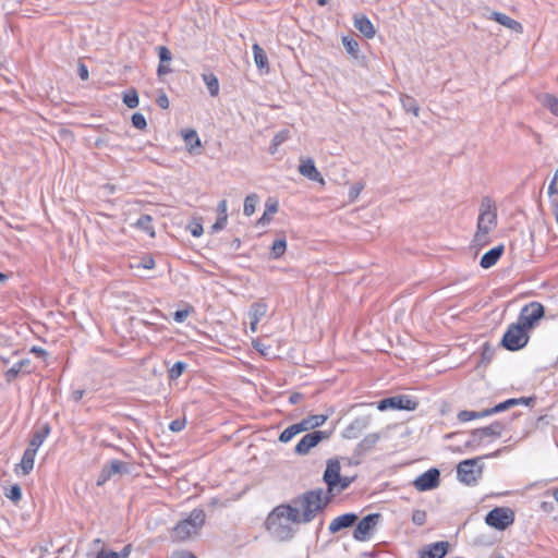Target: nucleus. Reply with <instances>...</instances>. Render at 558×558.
<instances>
[{
	"mask_svg": "<svg viewBox=\"0 0 558 558\" xmlns=\"http://www.w3.org/2000/svg\"><path fill=\"white\" fill-rule=\"evenodd\" d=\"M328 416L325 414H313L304 417L301 422L296 423L301 427V433L314 429L322 426L327 421Z\"/></svg>",
	"mask_w": 558,
	"mask_h": 558,
	"instance_id": "22",
	"label": "nucleus"
},
{
	"mask_svg": "<svg viewBox=\"0 0 558 558\" xmlns=\"http://www.w3.org/2000/svg\"><path fill=\"white\" fill-rule=\"evenodd\" d=\"M487 414L485 413V410L483 411H469V410H462L458 413L457 417L460 422H469L476 418L486 417Z\"/></svg>",
	"mask_w": 558,
	"mask_h": 558,
	"instance_id": "34",
	"label": "nucleus"
},
{
	"mask_svg": "<svg viewBox=\"0 0 558 558\" xmlns=\"http://www.w3.org/2000/svg\"><path fill=\"white\" fill-rule=\"evenodd\" d=\"M132 124L134 128L138 129V130H144L147 125V122H146V119L145 117L140 113V112H136L132 116Z\"/></svg>",
	"mask_w": 558,
	"mask_h": 558,
	"instance_id": "46",
	"label": "nucleus"
},
{
	"mask_svg": "<svg viewBox=\"0 0 558 558\" xmlns=\"http://www.w3.org/2000/svg\"><path fill=\"white\" fill-rule=\"evenodd\" d=\"M478 458L466 459L461 461L457 466V475L460 482L472 485L475 484L477 478L482 475V466L475 469Z\"/></svg>",
	"mask_w": 558,
	"mask_h": 558,
	"instance_id": "11",
	"label": "nucleus"
},
{
	"mask_svg": "<svg viewBox=\"0 0 558 558\" xmlns=\"http://www.w3.org/2000/svg\"><path fill=\"white\" fill-rule=\"evenodd\" d=\"M206 514L203 509H194L190 515L180 521L173 529L172 537L175 541H186L192 535L196 534L198 530L204 525Z\"/></svg>",
	"mask_w": 558,
	"mask_h": 558,
	"instance_id": "4",
	"label": "nucleus"
},
{
	"mask_svg": "<svg viewBox=\"0 0 558 558\" xmlns=\"http://www.w3.org/2000/svg\"><path fill=\"white\" fill-rule=\"evenodd\" d=\"M278 211V204L275 203H268L266 204V210L264 211L263 216L258 219L257 225L258 226H266L271 221V216Z\"/></svg>",
	"mask_w": 558,
	"mask_h": 558,
	"instance_id": "33",
	"label": "nucleus"
},
{
	"mask_svg": "<svg viewBox=\"0 0 558 558\" xmlns=\"http://www.w3.org/2000/svg\"><path fill=\"white\" fill-rule=\"evenodd\" d=\"M202 78L208 88L210 96L216 97L219 94V81L214 73H204Z\"/></svg>",
	"mask_w": 558,
	"mask_h": 558,
	"instance_id": "26",
	"label": "nucleus"
},
{
	"mask_svg": "<svg viewBox=\"0 0 558 558\" xmlns=\"http://www.w3.org/2000/svg\"><path fill=\"white\" fill-rule=\"evenodd\" d=\"M227 210H228L227 201L226 199L220 201L217 206L218 217L228 219Z\"/></svg>",
	"mask_w": 558,
	"mask_h": 558,
	"instance_id": "52",
	"label": "nucleus"
},
{
	"mask_svg": "<svg viewBox=\"0 0 558 558\" xmlns=\"http://www.w3.org/2000/svg\"><path fill=\"white\" fill-rule=\"evenodd\" d=\"M185 424H186V422L184 418H182V420L177 418L170 423L169 428H170V430L178 433V432H181L185 427Z\"/></svg>",
	"mask_w": 558,
	"mask_h": 558,
	"instance_id": "51",
	"label": "nucleus"
},
{
	"mask_svg": "<svg viewBox=\"0 0 558 558\" xmlns=\"http://www.w3.org/2000/svg\"><path fill=\"white\" fill-rule=\"evenodd\" d=\"M28 364H29V360H21L20 362L15 363L12 367H10L5 372V374H4L5 380L8 383L13 381L17 377V375L22 372L23 367Z\"/></svg>",
	"mask_w": 558,
	"mask_h": 558,
	"instance_id": "32",
	"label": "nucleus"
},
{
	"mask_svg": "<svg viewBox=\"0 0 558 558\" xmlns=\"http://www.w3.org/2000/svg\"><path fill=\"white\" fill-rule=\"evenodd\" d=\"M449 548V543L445 541L436 542L425 546L420 551V558H444Z\"/></svg>",
	"mask_w": 558,
	"mask_h": 558,
	"instance_id": "17",
	"label": "nucleus"
},
{
	"mask_svg": "<svg viewBox=\"0 0 558 558\" xmlns=\"http://www.w3.org/2000/svg\"><path fill=\"white\" fill-rule=\"evenodd\" d=\"M95 558H120V554L116 553V551H105V550H101L97 554V556Z\"/></svg>",
	"mask_w": 558,
	"mask_h": 558,
	"instance_id": "58",
	"label": "nucleus"
},
{
	"mask_svg": "<svg viewBox=\"0 0 558 558\" xmlns=\"http://www.w3.org/2000/svg\"><path fill=\"white\" fill-rule=\"evenodd\" d=\"M514 522V512L508 507H496L488 511L485 523L498 531H504Z\"/></svg>",
	"mask_w": 558,
	"mask_h": 558,
	"instance_id": "8",
	"label": "nucleus"
},
{
	"mask_svg": "<svg viewBox=\"0 0 558 558\" xmlns=\"http://www.w3.org/2000/svg\"><path fill=\"white\" fill-rule=\"evenodd\" d=\"M505 429L504 423L500 421H495L490 425L481 427L477 434H482L485 437H495L498 438L501 436Z\"/></svg>",
	"mask_w": 558,
	"mask_h": 558,
	"instance_id": "24",
	"label": "nucleus"
},
{
	"mask_svg": "<svg viewBox=\"0 0 558 558\" xmlns=\"http://www.w3.org/2000/svg\"><path fill=\"white\" fill-rule=\"evenodd\" d=\"M84 393V389H75L71 392V399L75 402H78L83 398Z\"/></svg>",
	"mask_w": 558,
	"mask_h": 558,
	"instance_id": "60",
	"label": "nucleus"
},
{
	"mask_svg": "<svg viewBox=\"0 0 558 558\" xmlns=\"http://www.w3.org/2000/svg\"><path fill=\"white\" fill-rule=\"evenodd\" d=\"M287 248V241L284 238H280L274 241L271 246V257L277 259L280 258Z\"/></svg>",
	"mask_w": 558,
	"mask_h": 558,
	"instance_id": "36",
	"label": "nucleus"
},
{
	"mask_svg": "<svg viewBox=\"0 0 558 558\" xmlns=\"http://www.w3.org/2000/svg\"><path fill=\"white\" fill-rule=\"evenodd\" d=\"M505 247L502 244L497 245L487 251L481 258L480 265L484 269L493 267L504 254Z\"/></svg>",
	"mask_w": 558,
	"mask_h": 558,
	"instance_id": "20",
	"label": "nucleus"
},
{
	"mask_svg": "<svg viewBox=\"0 0 558 558\" xmlns=\"http://www.w3.org/2000/svg\"><path fill=\"white\" fill-rule=\"evenodd\" d=\"M37 452H34V449H25L21 463L17 465L22 469L24 475L31 473L34 468V461Z\"/></svg>",
	"mask_w": 558,
	"mask_h": 558,
	"instance_id": "25",
	"label": "nucleus"
},
{
	"mask_svg": "<svg viewBox=\"0 0 558 558\" xmlns=\"http://www.w3.org/2000/svg\"><path fill=\"white\" fill-rule=\"evenodd\" d=\"M49 433L50 427L48 425H44L43 428L35 430L26 449H34V452H37L38 448L43 445Z\"/></svg>",
	"mask_w": 558,
	"mask_h": 558,
	"instance_id": "23",
	"label": "nucleus"
},
{
	"mask_svg": "<svg viewBox=\"0 0 558 558\" xmlns=\"http://www.w3.org/2000/svg\"><path fill=\"white\" fill-rule=\"evenodd\" d=\"M379 513H369L364 517L353 531V537L357 541H367L372 537L375 526L379 521Z\"/></svg>",
	"mask_w": 558,
	"mask_h": 558,
	"instance_id": "12",
	"label": "nucleus"
},
{
	"mask_svg": "<svg viewBox=\"0 0 558 558\" xmlns=\"http://www.w3.org/2000/svg\"><path fill=\"white\" fill-rule=\"evenodd\" d=\"M543 104L553 114L558 117V98L556 96L545 95Z\"/></svg>",
	"mask_w": 558,
	"mask_h": 558,
	"instance_id": "43",
	"label": "nucleus"
},
{
	"mask_svg": "<svg viewBox=\"0 0 558 558\" xmlns=\"http://www.w3.org/2000/svg\"><path fill=\"white\" fill-rule=\"evenodd\" d=\"M183 138L190 153H192L196 147L201 146V141L195 130L191 129L184 131Z\"/></svg>",
	"mask_w": 558,
	"mask_h": 558,
	"instance_id": "29",
	"label": "nucleus"
},
{
	"mask_svg": "<svg viewBox=\"0 0 558 558\" xmlns=\"http://www.w3.org/2000/svg\"><path fill=\"white\" fill-rule=\"evenodd\" d=\"M78 75L83 81L88 78V69L84 63H80L78 65Z\"/></svg>",
	"mask_w": 558,
	"mask_h": 558,
	"instance_id": "61",
	"label": "nucleus"
},
{
	"mask_svg": "<svg viewBox=\"0 0 558 558\" xmlns=\"http://www.w3.org/2000/svg\"><path fill=\"white\" fill-rule=\"evenodd\" d=\"M380 438L379 433L367 434L355 447L354 454L351 457V464L361 463L362 459L374 449Z\"/></svg>",
	"mask_w": 558,
	"mask_h": 558,
	"instance_id": "15",
	"label": "nucleus"
},
{
	"mask_svg": "<svg viewBox=\"0 0 558 558\" xmlns=\"http://www.w3.org/2000/svg\"><path fill=\"white\" fill-rule=\"evenodd\" d=\"M544 306L541 303L533 301L521 308L517 323L530 330L544 317Z\"/></svg>",
	"mask_w": 558,
	"mask_h": 558,
	"instance_id": "10",
	"label": "nucleus"
},
{
	"mask_svg": "<svg viewBox=\"0 0 558 558\" xmlns=\"http://www.w3.org/2000/svg\"><path fill=\"white\" fill-rule=\"evenodd\" d=\"M488 20H493L497 23H499L500 25L518 33V34H521L523 33V26L520 22L511 19L510 16H508L507 14L505 13H501V12H496V11H493L490 12V14L487 16Z\"/></svg>",
	"mask_w": 558,
	"mask_h": 558,
	"instance_id": "18",
	"label": "nucleus"
},
{
	"mask_svg": "<svg viewBox=\"0 0 558 558\" xmlns=\"http://www.w3.org/2000/svg\"><path fill=\"white\" fill-rule=\"evenodd\" d=\"M329 497L322 489H313L293 498L288 505L296 510L298 520L302 524L314 520L318 512L323 511L329 502Z\"/></svg>",
	"mask_w": 558,
	"mask_h": 558,
	"instance_id": "2",
	"label": "nucleus"
},
{
	"mask_svg": "<svg viewBox=\"0 0 558 558\" xmlns=\"http://www.w3.org/2000/svg\"><path fill=\"white\" fill-rule=\"evenodd\" d=\"M354 27L366 38H373L375 36V27L373 23L363 14L354 16Z\"/></svg>",
	"mask_w": 558,
	"mask_h": 558,
	"instance_id": "21",
	"label": "nucleus"
},
{
	"mask_svg": "<svg viewBox=\"0 0 558 558\" xmlns=\"http://www.w3.org/2000/svg\"><path fill=\"white\" fill-rule=\"evenodd\" d=\"M253 53H254V61L256 66L259 70L267 69L268 70V58L264 51V49L258 45H253Z\"/></svg>",
	"mask_w": 558,
	"mask_h": 558,
	"instance_id": "27",
	"label": "nucleus"
},
{
	"mask_svg": "<svg viewBox=\"0 0 558 558\" xmlns=\"http://www.w3.org/2000/svg\"><path fill=\"white\" fill-rule=\"evenodd\" d=\"M495 354V349L488 343L485 342L482 348V361L489 363Z\"/></svg>",
	"mask_w": 558,
	"mask_h": 558,
	"instance_id": "45",
	"label": "nucleus"
},
{
	"mask_svg": "<svg viewBox=\"0 0 558 558\" xmlns=\"http://www.w3.org/2000/svg\"><path fill=\"white\" fill-rule=\"evenodd\" d=\"M513 401H515V405L518 404H525V405H530V404H533L535 402V398L534 397H522V398H511Z\"/></svg>",
	"mask_w": 558,
	"mask_h": 558,
	"instance_id": "56",
	"label": "nucleus"
},
{
	"mask_svg": "<svg viewBox=\"0 0 558 558\" xmlns=\"http://www.w3.org/2000/svg\"><path fill=\"white\" fill-rule=\"evenodd\" d=\"M123 102L125 104V106L128 108H131V109L136 108L140 104L137 92L134 88H132V89L128 90L126 93H124Z\"/></svg>",
	"mask_w": 558,
	"mask_h": 558,
	"instance_id": "39",
	"label": "nucleus"
},
{
	"mask_svg": "<svg viewBox=\"0 0 558 558\" xmlns=\"http://www.w3.org/2000/svg\"><path fill=\"white\" fill-rule=\"evenodd\" d=\"M191 233L193 236H201L202 233H203V227L201 223H195L192 228H191Z\"/></svg>",
	"mask_w": 558,
	"mask_h": 558,
	"instance_id": "64",
	"label": "nucleus"
},
{
	"mask_svg": "<svg viewBox=\"0 0 558 558\" xmlns=\"http://www.w3.org/2000/svg\"><path fill=\"white\" fill-rule=\"evenodd\" d=\"M514 405H515V401H513L512 399H508V400H506L504 402H500V403L496 404L493 408L485 409V413L487 414V416H490L493 414L506 411V410H508V409H510V408H512Z\"/></svg>",
	"mask_w": 558,
	"mask_h": 558,
	"instance_id": "37",
	"label": "nucleus"
},
{
	"mask_svg": "<svg viewBox=\"0 0 558 558\" xmlns=\"http://www.w3.org/2000/svg\"><path fill=\"white\" fill-rule=\"evenodd\" d=\"M440 482V472L433 468L424 472L414 481V486L418 492H427L438 487Z\"/></svg>",
	"mask_w": 558,
	"mask_h": 558,
	"instance_id": "16",
	"label": "nucleus"
},
{
	"mask_svg": "<svg viewBox=\"0 0 558 558\" xmlns=\"http://www.w3.org/2000/svg\"><path fill=\"white\" fill-rule=\"evenodd\" d=\"M290 137L289 130H281L275 134L272 137L275 146H280L283 142H286Z\"/></svg>",
	"mask_w": 558,
	"mask_h": 558,
	"instance_id": "48",
	"label": "nucleus"
},
{
	"mask_svg": "<svg viewBox=\"0 0 558 558\" xmlns=\"http://www.w3.org/2000/svg\"><path fill=\"white\" fill-rule=\"evenodd\" d=\"M267 313V305L263 302H255L251 305L250 319L260 320Z\"/></svg>",
	"mask_w": 558,
	"mask_h": 558,
	"instance_id": "30",
	"label": "nucleus"
},
{
	"mask_svg": "<svg viewBox=\"0 0 558 558\" xmlns=\"http://www.w3.org/2000/svg\"><path fill=\"white\" fill-rule=\"evenodd\" d=\"M357 54H359V44L356 43V40L351 38V59L356 60V65L363 66L364 65L363 60H360Z\"/></svg>",
	"mask_w": 558,
	"mask_h": 558,
	"instance_id": "50",
	"label": "nucleus"
},
{
	"mask_svg": "<svg viewBox=\"0 0 558 558\" xmlns=\"http://www.w3.org/2000/svg\"><path fill=\"white\" fill-rule=\"evenodd\" d=\"M547 192H548L549 197H553L554 195H556L558 193L556 179L550 180Z\"/></svg>",
	"mask_w": 558,
	"mask_h": 558,
	"instance_id": "59",
	"label": "nucleus"
},
{
	"mask_svg": "<svg viewBox=\"0 0 558 558\" xmlns=\"http://www.w3.org/2000/svg\"><path fill=\"white\" fill-rule=\"evenodd\" d=\"M400 101H401L402 108L407 112H411L415 117L418 116L420 107L414 97L405 95V94H401Z\"/></svg>",
	"mask_w": 558,
	"mask_h": 558,
	"instance_id": "28",
	"label": "nucleus"
},
{
	"mask_svg": "<svg viewBox=\"0 0 558 558\" xmlns=\"http://www.w3.org/2000/svg\"><path fill=\"white\" fill-rule=\"evenodd\" d=\"M529 339V330L518 323H512L504 333L500 344L508 351H518L527 344Z\"/></svg>",
	"mask_w": 558,
	"mask_h": 558,
	"instance_id": "6",
	"label": "nucleus"
},
{
	"mask_svg": "<svg viewBox=\"0 0 558 558\" xmlns=\"http://www.w3.org/2000/svg\"><path fill=\"white\" fill-rule=\"evenodd\" d=\"M349 527V513H343L340 517L333 519L329 525V531L336 533L341 529Z\"/></svg>",
	"mask_w": 558,
	"mask_h": 558,
	"instance_id": "35",
	"label": "nucleus"
},
{
	"mask_svg": "<svg viewBox=\"0 0 558 558\" xmlns=\"http://www.w3.org/2000/svg\"><path fill=\"white\" fill-rule=\"evenodd\" d=\"M156 102L162 109L169 108V99H168V96L166 95V93H163V92L158 95Z\"/></svg>",
	"mask_w": 558,
	"mask_h": 558,
	"instance_id": "54",
	"label": "nucleus"
},
{
	"mask_svg": "<svg viewBox=\"0 0 558 558\" xmlns=\"http://www.w3.org/2000/svg\"><path fill=\"white\" fill-rule=\"evenodd\" d=\"M302 524L296 517V510L288 504L275 507L267 515L265 527L277 542H288L294 537L298 526Z\"/></svg>",
	"mask_w": 558,
	"mask_h": 558,
	"instance_id": "1",
	"label": "nucleus"
},
{
	"mask_svg": "<svg viewBox=\"0 0 558 558\" xmlns=\"http://www.w3.org/2000/svg\"><path fill=\"white\" fill-rule=\"evenodd\" d=\"M135 226L144 232L148 233L150 236L155 235L153 218L149 215H142L137 219Z\"/></svg>",
	"mask_w": 558,
	"mask_h": 558,
	"instance_id": "31",
	"label": "nucleus"
},
{
	"mask_svg": "<svg viewBox=\"0 0 558 558\" xmlns=\"http://www.w3.org/2000/svg\"><path fill=\"white\" fill-rule=\"evenodd\" d=\"M341 465L338 459H329L327 461L326 470L323 480L327 484V493L332 494L336 489L341 492L349 486V478L341 477Z\"/></svg>",
	"mask_w": 558,
	"mask_h": 558,
	"instance_id": "7",
	"label": "nucleus"
},
{
	"mask_svg": "<svg viewBox=\"0 0 558 558\" xmlns=\"http://www.w3.org/2000/svg\"><path fill=\"white\" fill-rule=\"evenodd\" d=\"M497 225V213L494 202L489 197H483L477 220V231L474 242L478 245L488 243V234Z\"/></svg>",
	"mask_w": 558,
	"mask_h": 558,
	"instance_id": "3",
	"label": "nucleus"
},
{
	"mask_svg": "<svg viewBox=\"0 0 558 558\" xmlns=\"http://www.w3.org/2000/svg\"><path fill=\"white\" fill-rule=\"evenodd\" d=\"M258 197L256 194H251L245 197L243 213L250 217L254 214Z\"/></svg>",
	"mask_w": 558,
	"mask_h": 558,
	"instance_id": "40",
	"label": "nucleus"
},
{
	"mask_svg": "<svg viewBox=\"0 0 558 558\" xmlns=\"http://www.w3.org/2000/svg\"><path fill=\"white\" fill-rule=\"evenodd\" d=\"M157 49H158V57H159L160 63H166V62L171 61L172 54H171V51L167 47L159 46Z\"/></svg>",
	"mask_w": 558,
	"mask_h": 558,
	"instance_id": "49",
	"label": "nucleus"
},
{
	"mask_svg": "<svg viewBox=\"0 0 558 558\" xmlns=\"http://www.w3.org/2000/svg\"><path fill=\"white\" fill-rule=\"evenodd\" d=\"M426 512L424 510H415L412 514V522L415 525L422 526L426 522Z\"/></svg>",
	"mask_w": 558,
	"mask_h": 558,
	"instance_id": "47",
	"label": "nucleus"
},
{
	"mask_svg": "<svg viewBox=\"0 0 558 558\" xmlns=\"http://www.w3.org/2000/svg\"><path fill=\"white\" fill-rule=\"evenodd\" d=\"M170 72H171V69L169 68V65H166L165 63H159L158 69H157L158 76H162Z\"/></svg>",
	"mask_w": 558,
	"mask_h": 558,
	"instance_id": "62",
	"label": "nucleus"
},
{
	"mask_svg": "<svg viewBox=\"0 0 558 558\" xmlns=\"http://www.w3.org/2000/svg\"><path fill=\"white\" fill-rule=\"evenodd\" d=\"M227 220L228 219L218 217L216 222L211 226L213 232H218V231L222 230L227 225Z\"/></svg>",
	"mask_w": 558,
	"mask_h": 558,
	"instance_id": "55",
	"label": "nucleus"
},
{
	"mask_svg": "<svg viewBox=\"0 0 558 558\" xmlns=\"http://www.w3.org/2000/svg\"><path fill=\"white\" fill-rule=\"evenodd\" d=\"M418 407V402L407 395H397L379 400L375 403V408L379 411L387 410H405L414 411Z\"/></svg>",
	"mask_w": 558,
	"mask_h": 558,
	"instance_id": "9",
	"label": "nucleus"
},
{
	"mask_svg": "<svg viewBox=\"0 0 558 558\" xmlns=\"http://www.w3.org/2000/svg\"><path fill=\"white\" fill-rule=\"evenodd\" d=\"M185 368H186V364L184 362L178 361L168 371V377L171 380L178 379L183 374Z\"/></svg>",
	"mask_w": 558,
	"mask_h": 558,
	"instance_id": "41",
	"label": "nucleus"
},
{
	"mask_svg": "<svg viewBox=\"0 0 558 558\" xmlns=\"http://www.w3.org/2000/svg\"><path fill=\"white\" fill-rule=\"evenodd\" d=\"M4 495L7 498L16 504L22 499V488L19 484H14L5 490Z\"/></svg>",
	"mask_w": 558,
	"mask_h": 558,
	"instance_id": "42",
	"label": "nucleus"
},
{
	"mask_svg": "<svg viewBox=\"0 0 558 558\" xmlns=\"http://www.w3.org/2000/svg\"><path fill=\"white\" fill-rule=\"evenodd\" d=\"M298 434H301V427L298 424L290 425L279 435V441L288 442Z\"/></svg>",
	"mask_w": 558,
	"mask_h": 558,
	"instance_id": "38",
	"label": "nucleus"
},
{
	"mask_svg": "<svg viewBox=\"0 0 558 558\" xmlns=\"http://www.w3.org/2000/svg\"><path fill=\"white\" fill-rule=\"evenodd\" d=\"M329 433L325 430H314L304 435L295 446V453L299 456H305L310 450L316 447L322 440L329 438Z\"/></svg>",
	"mask_w": 558,
	"mask_h": 558,
	"instance_id": "13",
	"label": "nucleus"
},
{
	"mask_svg": "<svg viewBox=\"0 0 558 558\" xmlns=\"http://www.w3.org/2000/svg\"><path fill=\"white\" fill-rule=\"evenodd\" d=\"M299 172L311 181L324 183L320 172L316 169L314 160L311 158L301 159Z\"/></svg>",
	"mask_w": 558,
	"mask_h": 558,
	"instance_id": "19",
	"label": "nucleus"
},
{
	"mask_svg": "<svg viewBox=\"0 0 558 558\" xmlns=\"http://www.w3.org/2000/svg\"><path fill=\"white\" fill-rule=\"evenodd\" d=\"M130 472L128 463L113 459L105 464L97 477V485L102 486L114 475L128 474Z\"/></svg>",
	"mask_w": 558,
	"mask_h": 558,
	"instance_id": "14",
	"label": "nucleus"
},
{
	"mask_svg": "<svg viewBox=\"0 0 558 558\" xmlns=\"http://www.w3.org/2000/svg\"><path fill=\"white\" fill-rule=\"evenodd\" d=\"M478 430H480V428H476L471 432V438L464 442V447L475 448L482 442V440L484 439V436L482 434H477Z\"/></svg>",
	"mask_w": 558,
	"mask_h": 558,
	"instance_id": "44",
	"label": "nucleus"
},
{
	"mask_svg": "<svg viewBox=\"0 0 558 558\" xmlns=\"http://www.w3.org/2000/svg\"><path fill=\"white\" fill-rule=\"evenodd\" d=\"M189 315H190V310H187V308L179 310V311L174 312L173 319L177 323H183L187 318Z\"/></svg>",
	"mask_w": 558,
	"mask_h": 558,
	"instance_id": "53",
	"label": "nucleus"
},
{
	"mask_svg": "<svg viewBox=\"0 0 558 558\" xmlns=\"http://www.w3.org/2000/svg\"><path fill=\"white\" fill-rule=\"evenodd\" d=\"M303 399V395L300 392H293L289 397V401L291 404H296Z\"/></svg>",
	"mask_w": 558,
	"mask_h": 558,
	"instance_id": "63",
	"label": "nucleus"
},
{
	"mask_svg": "<svg viewBox=\"0 0 558 558\" xmlns=\"http://www.w3.org/2000/svg\"><path fill=\"white\" fill-rule=\"evenodd\" d=\"M374 408L375 402L351 403V432H353V435H351V437H356L359 434L363 433L369 426Z\"/></svg>",
	"mask_w": 558,
	"mask_h": 558,
	"instance_id": "5",
	"label": "nucleus"
},
{
	"mask_svg": "<svg viewBox=\"0 0 558 558\" xmlns=\"http://www.w3.org/2000/svg\"><path fill=\"white\" fill-rule=\"evenodd\" d=\"M155 266V260L150 256H146L142 259L138 267H143L145 269H151Z\"/></svg>",
	"mask_w": 558,
	"mask_h": 558,
	"instance_id": "57",
	"label": "nucleus"
}]
</instances>
